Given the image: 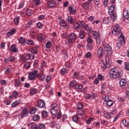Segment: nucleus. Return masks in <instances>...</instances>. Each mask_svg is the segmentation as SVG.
Returning <instances> with one entry per match:
<instances>
[{
	"label": "nucleus",
	"instance_id": "nucleus-32",
	"mask_svg": "<svg viewBox=\"0 0 129 129\" xmlns=\"http://www.w3.org/2000/svg\"><path fill=\"white\" fill-rule=\"evenodd\" d=\"M77 114H78V115L82 116V115H84V114H85V112L83 110L79 109L77 111Z\"/></svg>",
	"mask_w": 129,
	"mask_h": 129
},
{
	"label": "nucleus",
	"instance_id": "nucleus-35",
	"mask_svg": "<svg viewBox=\"0 0 129 129\" xmlns=\"http://www.w3.org/2000/svg\"><path fill=\"white\" fill-rule=\"evenodd\" d=\"M37 39L38 42H42L43 39V35L41 34H39L37 36Z\"/></svg>",
	"mask_w": 129,
	"mask_h": 129
},
{
	"label": "nucleus",
	"instance_id": "nucleus-11",
	"mask_svg": "<svg viewBox=\"0 0 129 129\" xmlns=\"http://www.w3.org/2000/svg\"><path fill=\"white\" fill-rule=\"evenodd\" d=\"M103 100L106 102V104L107 106H112V105H113V101L111 100H109L108 97H106V96L103 98Z\"/></svg>",
	"mask_w": 129,
	"mask_h": 129
},
{
	"label": "nucleus",
	"instance_id": "nucleus-8",
	"mask_svg": "<svg viewBox=\"0 0 129 129\" xmlns=\"http://www.w3.org/2000/svg\"><path fill=\"white\" fill-rule=\"evenodd\" d=\"M51 112L50 113L52 115H55V114H57V112H58V110H57V104H53L50 107Z\"/></svg>",
	"mask_w": 129,
	"mask_h": 129
},
{
	"label": "nucleus",
	"instance_id": "nucleus-33",
	"mask_svg": "<svg viewBox=\"0 0 129 129\" xmlns=\"http://www.w3.org/2000/svg\"><path fill=\"white\" fill-rule=\"evenodd\" d=\"M89 5H90V2H85L83 4L82 7L83 8V9H87L89 7Z\"/></svg>",
	"mask_w": 129,
	"mask_h": 129
},
{
	"label": "nucleus",
	"instance_id": "nucleus-26",
	"mask_svg": "<svg viewBox=\"0 0 129 129\" xmlns=\"http://www.w3.org/2000/svg\"><path fill=\"white\" fill-rule=\"evenodd\" d=\"M104 115L105 116V117L109 118L112 115V113L108 112L106 111H104Z\"/></svg>",
	"mask_w": 129,
	"mask_h": 129
},
{
	"label": "nucleus",
	"instance_id": "nucleus-48",
	"mask_svg": "<svg viewBox=\"0 0 129 129\" xmlns=\"http://www.w3.org/2000/svg\"><path fill=\"white\" fill-rule=\"evenodd\" d=\"M38 29H42L43 28V24L41 22H38L36 25Z\"/></svg>",
	"mask_w": 129,
	"mask_h": 129
},
{
	"label": "nucleus",
	"instance_id": "nucleus-39",
	"mask_svg": "<svg viewBox=\"0 0 129 129\" xmlns=\"http://www.w3.org/2000/svg\"><path fill=\"white\" fill-rule=\"evenodd\" d=\"M26 14L27 16H32L33 12H32V10L29 9H27Z\"/></svg>",
	"mask_w": 129,
	"mask_h": 129
},
{
	"label": "nucleus",
	"instance_id": "nucleus-34",
	"mask_svg": "<svg viewBox=\"0 0 129 129\" xmlns=\"http://www.w3.org/2000/svg\"><path fill=\"white\" fill-rule=\"evenodd\" d=\"M103 23L105 25H107L109 23V19L107 17H104L103 19Z\"/></svg>",
	"mask_w": 129,
	"mask_h": 129
},
{
	"label": "nucleus",
	"instance_id": "nucleus-9",
	"mask_svg": "<svg viewBox=\"0 0 129 129\" xmlns=\"http://www.w3.org/2000/svg\"><path fill=\"white\" fill-rule=\"evenodd\" d=\"M120 86L123 87L124 89H126L128 87V85L126 83V80L122 79L119 81Z\"/></svg>",
	"mask_w": 129,
	"mask_h": 129
},
{
	"label": "nucleus",
	"instance_id": "nucleus-31",
	"mask_svg": "<svg viewBox=\"0 0 129 129\" xmlns=\"http://www.w3.org/2000/svg\"><path fill=\"white\" fill-rule=\"evenodd\" d=\"M41 115L43 118H46V117H48V112L46 110L43 111L41 113Z\"/></svg>",
	"mask_w": 129,
	"mask_h": 129
},
{
	"label": "nucleus",
	"instance_id": "nucleus-3",
	"mask_svg": "<svg viewBox=\"0 0 129 129\" xmlns=\"http://www.w3.org/2000/svg\"><path fill=\"white\" fill-rule=\"evenodd\" d=\"M93 36L95 39L97 44L100 45L102 41L101 37H100V33L96 31H93Z\"/></svg>",
	"mask_w": 129,
	"mask_h": 129
},
{
	"label": "nucleus",
	"instance_id": "nucleus-42",
	"mask_svg": "<svg viewBox=\"0 0 129 129\" xmlns=\"http://www.w3.org/2000/svg\"><path fill=\"white\" fill-rule=\"evenodd\" d=\"M75 84H76V81L74 80L71 81L69 83L70 87H73Z\"/></svg>",
	"mask_w": 129,
	"mask_h": 129
},
{
	"label": "nucleus",
	"instance_id": "nucleus-4",
	"mask_svg": "<svg viewBox=\"0 0 129 129\" xmlns=\"http://www.w3.org/2000/svg\"><path fill=\"white\" fill-rule=\"evenodd\" d=\"M38 75V71L33 70L29 73L28 75V79L29 80H35L37 78Z\"/></svg>",
	"mask_w": 129,
	"mask_h": 129
},
{
	"label": "nucleus",
	"instance_id": "nucleus-10",
	"mask_svg": "<svg viewBox=\"0 0 129 129\" xmlns=\"http://www.w3.org/2000/svg\"><path fill=\"white\" fill-rule=\"evenodd\" d=\"M105 51L107 52V56H110L112 54V50H111V47L109 44H107L104 46Z\"/></svg>",
	"mask_w": 129,
	"mask_h": 129
},
{
	"label": "nucleus",
	"instance_id": "nucleus-64",
	"mask_svg": "<svg viewBox=\"0 0 129 129\" xmlns=\"http://www.w3.org/2000/svg\"><path fill=\"white\" fill-rule=\"evenodd\" d=\"M125 93H126V95H125L126 98H129V91H126Z\"/></svg>",
	"mask_w": 129,
	"mask_h": 129
},
{
	"label": "nucleus",
	"instance_id": "nucleus-40",
	"mask_svg": "<svg viewBox=\"0 0 129 129\" xmlns=\"http://www.w3.org/2000/svg\"><path fill=\"white\" fill-rule=\"evenodd\" d=\"M33 119L34 121L39 120V119H40V116H39V115H34L33 116Z\"/></svg>",
	"mask_w": 129,
	"mask_h": 129
},
{
	"label": "nucleus",
	"instance_id": "nucleus-51",
	"mask_svg": "<svg viewBox=\"0 0 129 129\" xmlns=\"http://www.w3.org/2000/svg\"><path fill=\"white\" fill-rule=\"evenodd\" d=\"M87 42L89 44H91V43H92V38L91 36H89V37L88 38Z\"/></svg>",
	"mask_w": 129,
	"mask_h": 129
},
{
	"label": "nucleus",
	"instance_id": "nucleus-17",
	"mask_svg": "<svg viewBox=\"0 0 129 129\" xmlns=\"http://www.w3.org/2000/svg\"><path fill=\"white\" fill-rule=\"evenodd\" d=\"M59 23L61 27H67L68 29H70V26H67V23H66L64 20H60Z\"/></svg>",
	"mask_w": 129,
	"mask_h": 129
},
{
	"label": "nucleus",
	"instance_id": "nucleus-60",
	"mask_svg": "<svg viewBox=\"0 0 129 129\" xmlns=\"http://www.w3.org/2000/svg\"><path fill=\"white\" fill-rule=\"evenodd\" d=\"M104 76L101 75H98V79H99V80L101 81L103 80V78H104Z\"/></svg>",
	"mask_w": 129,
	"mask_h": 129
},
{
	"label": "nucleus",
	"instance_id": "nucleus-6",
	"mask_svg": "<svg viewBox=\"0 0 129 129\" xmlns=\"http://www.w3.org/2000/svg\"><path fill=\"white\" fill-rule=\"evenodd\" d=\"M29 115V110H28V108H24L20 114L21 118H24V117H26Z\"/></svg>",
	"mask_w": 129,
	"mask_h": 129
},
{
	"label": "nucleus",
	"instance_id": "nucleus-13",
	"mask_svg": "<svg viewBox=\"0 0 129 129\" xmlns=\"http://www.w3.org/2000/svg\"><path fill=\"white\" fill-rule=\"evenodd\" d=\"M46 105V103L44 100H39L37 102V106L39 107V108H44L45 106Z\"/></svg>",
	"mask_w": 129,
	"mask_h": 129
},
{
	"label": "nucleus",
	"instance_id": "nucleus-12",
	"mask_svg": "<svg viewBox=\"0 0 129 129\" xmlns=\"http://www.w3.org/2000/svg\"><path fill=\"white\" fill-rule=\"evenodd\" d=\"M109 60V57L106 56L105 57L106 62L102 61L101 63L102 68H103V69H105V68H108V67H107V65H108V63Z\"/></svg>",
	"mask_w": 129,
	"mask_h": 129
},
{
	"label": "nucleus",
	"instance_id": "nucleus-36",
	"mask_svg": "<svg viewBox=\"0 0 129 129\" xmlns=\"http://www.w3.org/2000/svg\"><path fill=\"white\" fill-rule=\"evenodd\" d=\"M18 41L19 42V44H24V43H26V40H25V38L23 37H21L20 39H18Z\"/></svg>",
	"mask_w": 129,
	"mask_h": 129
},
{
	"label": "nucleus",
	"instance_id": "nucleus-55",
	"mask_svg": "<svg viewBox=\"0 0 129 129\" xmlns=\"http://www.w3.org/2000/svg\"><path fill=\"white\" fill-rule=\"evenodd\" d=\"M92 119H93V118L92 117L89 118L88 119H87L86 120L87 124H90V122H91Z\"/></svg>",
	"mask_w": 129,
	"mask_h": 129
},
{
	"label": "nucleus",
	"instance_id": "nucleus-61",
	"mask_svg": "<svg viewBox=\"0 0 129 129\" xmlns=\"http://www.w3.org/2000/svg\"><path fill=\"white\" fill-rule=\"evenodd\" d=\"M87 50H91L92 49V45L90 44H88L87 45Z\"/></svg>",
	"mask_w": 129,
	"mask_h": 129
},
{
	"label": "nucleus",
	"instance_id": "nucleus-54",
	"mask_svg": "<svg viewBox=\"0 0 129 129\" xmlns=\"http://www.w3.org/2000/svg\"><path fill=\"white\" fill-rule=\"evenodd\" d=\"M67 73V70L65 68H63L61 70V74H66Z\"/></svg>",
	"mask_w": 129,
	"mask_h": 129
},
{
	"label": "nucleus",
	"instance_id": "nucleus-58",
	"mask_svg": "<svg viewBox=\"0 0 129 129\" xmlns=\"http://www.w3.org/2000/svg\"><path fill=\"white\" fill-rule=\"evenodd\" d=\"M86 58H90L91 57V52H88L85 55Z\"/></svg>",
	"mask_w": 129,
	"mask_h": 129
},
{
	"label": "nucleus",
	"instance_id": "nucleus-50",
	"mask_svg": "<svg viewBox=\"0 0 129 129\" xmlns=\"http://www.w3.org/2000/svg\"><path fill=\"white\" fill-rule=\"evenodd\" d=\"M118 99L120 102H124V101H125V99L123 97H120V98L118 97Z\"/></svg>",
	"mask_w": 129,
	"mask_h": 129
},
{
	"label": "nucleus",
	"instance_id": "nucleus-57",
	"mask_svg": "<svg viewBox=\"0 0 129 129\" xmlns=\"http://www.w3.org/2000/svg\"><path fill=\"white\" fill-rule=\"evenodd\" d=\"M45 46L46 48H50L51 47V41H48L46 44H45Z\"/></svg>",
	"mask_w": 129,
	"mask_h": 129
},
{
	"label": "nucleus",
	"instance_id": "nucleus-19",
	"mask_svg": "<svg viewBox=\"0 0 129 129\" xmlns=\"http://www.w3.org/2000/svg\"><path fill=\"white\" fill-rule=\"evenodd\" d=\"M14 86L16 88L20 87V86H21V81L16 79L14 81Z\"/></svg>",
	"mask_w": 129,
	"mask_h": 129
},
{
	"label": "nucleus",
	"instance_id": "nucleus-63",
	"mask_svg": "<svg viewBox=\"0 0 129 129\" xmlns=\"http://www.w3.org/2000/svg\"><path fill=\"white\" fill-rule=\"evenodd\" d=\"M13 97H17L18 96V92H17V91H15L13 93Z\"/></svg>",
	"mask_w": 129,
	"mask_h": 129
},
{
	"label": "nucleus",
	"instance_id": "nucleus-15",
	"mask_svg": "<svg viewBox=\"0 0 129 129\" xmlns=\"http://www.w3.org/2000/svg\"><path fill=\"white\" fill-rule=\"evenodd\" d=\"M103 48L100 47L98 49L97 55L98 56L99 58H102V57H103Z\"/></svg>",
	"mask_w": 129,
	"mask_h": 129
},
{
	"label": "nucleus",
	"instance_id": "nucleus-24",
	"mask_svg": "<svg viewBox=\"0 0 129 129\" xmlns=\"http://www.w3.org/2000/svg\"><path fill=\"white\" fill-rule=\"evenodd\" d=\"M116 19H117V15H116V13H113L112 15H111V21H112V22H114L116 21Z\"/></svg>",
	"mask_w": 129,
	"mask_h": 129
},
{
	"label": "nucleus",
	"instance_id": "nucleus-56",
	"mask_svg": "<svg viewBox=\"0 0 129 129\" xmlns=\"http://www.w3.org/2000/svg\"><path fill=\"white\" fill-rule=\"evenodd\" d=\"M38 126L39 129H44L45 127V124H40Z\"/></svg>",
	"mask_w": 129,
	"mask_h": 129
},
{
	"label": "nucleus",
	"instance_id": "nucleus-52",
	"mask_svg": "<svg viewBox=\"0 0 129 129\" xmlns=\"http://www.w3.org/2000/svg\"><path fill=\"white\" fill-rule=\"evenodd\" d=\"M24 68H25L26 69H28V68H30V62H27L24 64Z\"/></svg>",
	"mask_w": 129,
	"mask_h": 129
},
{
	"label": "nucleus",
	"instance_id": "nucleus-47",
	"mask_svg": "<svg viewBox=\"0 0 129 129\" xmlns=\"http://www.w3.org/2000/svg\"><path fill=\"white\" fill-rule=\"evenodd\" d=\"M124 69L127 71H129V63L128 62L124 63Z\"/></svg>",
	"mask_w": 129,
	"mask_h": 129
},
{
	"label": "nucleus",
	"instance_id": "nucleus-20",
	"mask_svg": "<svg viewBox=\"0 0 129 129\" xmlns=\"http://www.w3.org/2000/svg\"><path fill=\"white\" fill-rule=\"evenodd\" d=\"M79 37L80 39H81V40H83V39L85 38V35H84V30H81L79 33Z\"/></svg>",
	"mask_w": 129,
	"mask_h": 129
},
{
	"label": "nucleus",
	"instance_id": "nucleus-16",
	"mask_svg": "<svg viewBox=\"0 0 129 129\" xmlns=\"http://www.w3.org/2000/svg\"><path fill=\"white\" fill-rule=\"evenodd\" d=\"M47 5L48 8H54L56 7V2H55V1L51 0L47 2Z\"/></svg>",
	"mask_w": 129,
	"mask_h": 129
},
{
	"label": "nucleus",
	"instance_id": "nucleus-7",
	"mask_svg": "<svg viewBox=\"0 0 129 129\" xmlns=\"http://www.w3.org/2000/svg\"><path fill=\"white\" fill-rule=\"evenodd\" d=\"M76 41V34L74 33H72L69 36V43H74Z\"/></svg>",
	"mask_w": 129,
	"mask_h": 129
},
{
	"label": "nucleus",
	"instance_id": "nucleus-38",
	"mask_svg": "<svg viewBox=\"0 0 129 129\" xmlns=\"http://www.w3.org/2000/svg\"><path fill=\"white\" fill-rule=\"evenodd\" d=\"M121 122H122V124L124 125V126L127 127L129 125L128 122H127L126 120L125 119L122 120Z\"/></svg>",
	"mask_w": 129,
	"mask_h": 129
},
{
	"label": "nucleus",
	"instance_id": "nucleus-49",
	"mask_svg": "<svg viewBox=\"0 0 129 129\" xmlns=\"http://www.w3.org/2000/svg\"><path fill=\"white\" fill-rule=\"evenodd\" d=\"M77 107L78 110L79 109H82V107H83L82 103H78V104L77 105Z\"/></svg>",
	"mask_w": 129,
	"mask_h": 129
},
{
	"label": "nucleus",
	"instance_id": "nucleus-1",
	"mask_svg": "<svg viewBox=\"0 0 129 129\" xmlns=\"http://www.w3.org/2000/svg\"><path fill=\"white\" fill-rule=\"evenodd\" d=\"M112 34L113 35H117L118 37V41L117 43V47L119 49L122 46V44H125V39H124V36L122 35L121 31H120V28H119V24H117L115 25L113 30L112 31Z\"/></svg>",
	"mask_w": 129,
	"mask_h": 129
},
{
	"label": "nucleus",
	"instance_id": "nucleus-23",
	"mask_svg": "<svg viewBox=\"0 0 129 129\" xmlns=\"http://www.w3.org/2000/svg\"><path fill=\"white\" fill-rule=\"evenodd\" d=\"M10 50L12 52H14V53L18 52V48L16 47L15 44H12L11 45Z\"/></svg>",
	"mask_w": 129,
	"mask_h": 129
},
{
	"label": "nucleus",
	"instance_id": "nucleus-2",
	"mask_svg": "<svg viewBox=\"0 0 129 129\" xmlns=\"http://www.w3.org/2000/svg\"><path fill=\"white\" fill-rule=\"evenodd\" d=\"M109 77L111 79H117L121 78V73L118 71L117 69L115 68H112L109 70L108 73Z\"/></svg>",
	"mask_w": 129,
	"mask_h": 129
},
{
	"label": "nucleus",
	"instance_id": "nucleus-29",
	"mask_svg": "<svg viewBox=\"0 0 129 129\" xmlns=\"http://www.w3.org/2000/svg\"><path fill=\"white\" fill-rule=\"evenodd\" d=\"M20 103H21V100L15 101L11 104L12 107H16V106H18Z\"/></svg>",
	"mask_w": 129,
	"mask_h": 129
},
{
	"label": "nucleus",
	"instance_id": "nucleus-46",
	"mask_svg": "<svg viewBox=\"0 0 129 129\" xmlns=\"http://www.w3.org/2000/svg\"><path fill=\"white\" fill-rule=\"evenodd\" d=\"M19 21H20V17H17L14 18V21L15 25H18V24H19Z\"/></svg>",
	"mask_w": 129,
	"mask_h": 129
},
{
	"label": "nucleus",
	"instance_id": "nucleus-28",
	"mask_svg": "<svg viewBox=\"0 0 129 129\" xmlns=\"http://www.w3.org/2000/svg\"><path fill=\"white\" fill-rule=\"evenodd\" d=\"M37 110H38V109H37V108H36V107H33L32 109L30 110L29 113L30 114H35V113L37 112Z\"/></svg>",
	"mask_w": 129,
	"mask_h": 129
},
{
	"label": "nucleus",
	"instance_id": "nucleus-14",
	"mask_svg": "<svg viewBox=\"0 0 129 129\" xmlns=\"http://www.w3.org/2000/svg\"><path fill=\"white\" fill-rule=\"evenodd\" d=\"M24 58L29 60H34L35 59V56L32 53H25Z\"/></svg>",
	"mask_w": 129,
	"mask_h": 129
},
{
	"label": "nucleus",
	"instance_id": "nucleus-59",
	"mask_svg": "<svg viewBox=\"0 0 129 129\" xmlns=\"http://www.w3.org/2000/svg\"><path fill=\"white\" fill-rule=\"evenodd\" d=\"M74 77L76 78V79H78V77H79V75L77 72H75L74 74Z\"/></svg>",
	"mask_w": 129,
	"mask_h": 129
},
{
	"label": "nucleus",
	"instance_id": "nucleus-44",
	"mask_svg": "<svg viewBox=\"0 0 129 129\" xmlns=\"http://www.w3.org/2000/svg\"><path fill=\"white\" fill-rule=\"evenodd\" d=\"M73 120L75 122H78V115H76L73 117Z\"/></svg>",
	"mask_w": 129,
	"mask_h": 129
},
{
	"label": "nucleus",
	"instance_id": "nucleus-43",
	"mask_svg": "<svg viewBox=\"0 0 129 129\" xmlns=\"http://www.w3.org/2000/svg\"><path fill=\"white\" fill-rule=\"evenodd\" d=\"M63 54H64V60H66L67 58H68V53H67V50H64L62 52Z\"/></svg>",
	"mask_w": 129,
	"mask_h": 129
},
{
	"label": "nucleus",
	"instance_id": "nucleus-45",
	"mask_svg": "<svg viewBox=\"0 0 129 129\" xmlns=\"http://www.w3.org/2000/svg\"><path fill=\"white\" fill-rule=\"evenodd\" d=\"M75 88L76 89H79V90H81L82 88H83V86L82 85H76Z\"/></svg>",
	"mask_w": 129,
	"mask_h": 129
},
{
	"label": "nucleus",
	"instance_id": "nucleus-18",
	"mask_svg": "<svg viewBox=\"0 0 129 129\" xmlns=\"http://www.w3.org/2000/svg\"><path fill=\"white\" fill-rule=\"evenodd\" d=\"M37 78L39 79V80H41V81H44L45 80V77H46V76H45V74L43 73L38 74L37 73Z\"/></svg>",
	"mask_w": 129,
	"mask_h": 129
},
{
	"label": "nucleus",
	"instance_id": "nucleus-37",
	"mask_svg": "<svg viewBox=\"0 0 129 129\" xmlns=\"http://www.w3.org/2000/svg\"><path fill=\"white\" fill-rule=\"evenodd\" d=\"M37 89H32L30 90V94L34 95V94H36V93H37Z\"/></svg>",
	"mask_w": 129,
	"mask_h": 129
},
{
	"label": "nucleus",
	"instance_id": "nucleus-5",
	"mask_svg": "<svg viewBox=\"0 0 129 129\" xmlns=\"http://www.w3.org/2000/svg\"><path fill=\"white\" fill-rule=\"evenodd\" d=\"M84 27V22H79L78 21H76L73 26V29L74 30H78L79 29H82Z\"/></svg>",
	"mask_w": 129,
	"mask_h": 129
},
{
	"label": "nucleus",
	"instance_id": "nucleus-53",
	"mask_svg": "<svg viewBox=\"0 0 129 129\" xmlns=\"http://www.w3.org/2000/svg\"><path fill=\"white\" fill-rule=\"evenodd\" d=\"M15 60V57L14 56H10L8 57V61L9 62H13Z\"/></svg>",
	"mask_w": 129,
	"mask_h": 129
},
{
	"label": "nucleus",
	"instance_id": "nucleus-25",
	"mask_svg": "<svg viewBox=\"0 0 129 129\" xmlns=\"http://www.w3.org/2000/svg\"><path fill=\"white\" fill-rule=\"evenodd\" d=\"M69 11H70V13L72 15H74V14L76 13V10L73 9V7L72 6L69 7Z\"/></svg>",
	"mask_w": 129,
	"mask_h": 129
},
{
	"label": "nucleus",
	"instance_id": "nucleus-62",
	"mask_svg": "<svg viewBox=\"0 0 129 129\" xmlns=\"http://www.w3.org/2000/svg\"><path fill=\"white\" fill-rule=\"evenodd\" d=\"M62 116V113L61 112H59L57 115V119H60L61 118V116Z\"/></svg>",
	"mask_w": 129,
	"mask_h": 129
},
{
	"label": "nucleus",
	"instance_id": "nucleus-21",
	"mask_svg": "<svg viewBox=\"0 0 129 129\" xmlns=\"http://www.w3.org/2000/svg\"><path fill=\"white\" fill-rule=\"evenodd\" d=\"M28 126H29V127H30V128H32V129H38V125H37L34 123H31L30 124H28Z\"/></svg>",
	"mask_w": 129,
	"mask_h": 129
},
{
	"label": "nucleus",
	"instance_id": "nucleus-27",
	"mask_svg": "<svg viewBox=\"0 0 129 129\" xmlns=\"http://www.w3.org/2000/svg\"><path fill=\"white\" fill-rule=\"evenodd\" d=\"M69 24H74L75 23V19L72 18L71 17H69L67 19Z\"/></svg>",
	"mask_w": 129,
	"mask_h": 129
},
{
	"label": "nucleus",
	"instance_id": "nucleus-22",
	"mask_svg": "<svg viewBox=\"0 0 129 129\" xmlns=\"http://www.w3.org/2000/svg\"><path fill=\"white\" fill-rule=\"evenodd\" d=\"M114 10V6H113V5L111 6L108 10V14L110 16L115 13H113Z\"/></svg>",
	"mask_w": 129,
	"mask_h": 129
},
{
	"label": "nucleus",
	"instance_id": "nucleus-30",
	"mask_svg": "<svg viewBox=\"0 0 129 129\" xmlns=\"http://www.w3.org/2000/svg\"><path fill=\"white\" fill-rule=\"evenodd\" d=\"M123 16L126 19H128L129 18V13L128 11L126 9H124L123 13Z\"/></svg>",
	"mask_w": 129,
	"mask_h": 129
},
{
	"label": "nucleus",
	"instance_id": "nucleus-41",
	"mask_svg": "<svg viewBox=\"0 0 129 129\" xmlns=\"http://www.w3.org/2000/svg\"><path fill=\"white\" fill-rule=\"evenodd\" d=\"M25 43L27 44V45H33L34 44V41L31 39H29L26 40Z\"/></svg>",
	"mask_w": 129,
	"mask_h": 129
}]
</instances>
